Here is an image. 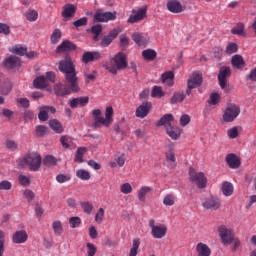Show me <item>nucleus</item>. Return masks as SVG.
<instances>
[{
    "mask_svg": "<svg viewBox=\"0 0 256 256\" xmlns=\"http://www.w3.org/2000/svg\"><path fill=\"white\" fill-rule=\"evenodd\" d=\"M58 69L65 75L66 85L59 84L55 88L56 95L58 97H64V95H71V93H79L81 88L79 87V77H77V70L75 63L71 56L66 55L64 59L59 61Z\"/></svg>",
    "mask_w": 256,
    "mask_h": 256,
    "instance_id": "obj_1",
    "label": "nucleus"
},
{
    "mask_svg": "<svg viewBox=\"0 0 256 256\" xmlns=\"http://www.w3.org/2000/svg\"><path fill=\"white\" fill-rule=\"evenodd\" d=\"M106 69L112 75H117V71H123V69H127V55L123 52H119L113 58H111L110 62L106 64Z\"/></svg>",
    "mask_w": 256,
    "mask_h": 256,
    "instance_id": "obj_2",
    "label": "nucleus"
},
{
    "mask_svg": "<svg viewBox=\"0 0 256 256\" xmlns=\"http://www.w3.org/2000/svg\"><path fill=\"white\" fill-rule=\"evenodd\" d=\"M41 161L42 158L39 153L31 152L20 160L19 166L25 167V165H27L29 171L35 172L41 169Z\"/></svg>",
    "mask_w": 256,
    "mask_h": 256,
    "instance_id": "obj_3",
    "label": "nucleus"
},
{
    "mask_svg": "<svg viewBox=\"0 0 256 256\" xmlns=\"http://www.w3.org/2000/svg\"><path fill=\"white\" fill-rule=\"evenodd\" d=\"M189 179L191 183H194L198 189H205L207 187V177L203 172H196L195 168H189Z\"/></svg>",
    "mask_w": 256,
    "mask_h": 256,
    "instance_id": "obj_4",
    "label": "nucleus"
},
{
    "mask_svg": "<svg viewBox=\"0 0 256 256\" xmlns=\"http://www.w3.org/2000/svg\"><path fill=\"white\" fill-rule=\"evenodd\" d=\"M241 114V108L236 104H229L223 114L225 123H233Z\"/></svg>",
    "mask_w": 256,
    "mask_h": 256,
    "instance_id": "obj_5",
    "label": "nucleus"
},
{
    "mask_svg": "<svg viewBox=\"0 0 256 256\" xmlns=\"http://www.w3.org/2000/svg\"><path fill=\"white\" fill-rule=\"evenodd\" d=\"M148 225L151 229V235L154 239H163L167 235V226L155 225V219H150Z\"/></svg>",
    "mask_w": 256,
    "mask_h": 256,
    "instance_id": "obj_6",
    "label": "nucleus"
},
{
    "mask_svg": "<svg viewBox=\"0 0 256 256\" xmlns=\"http://www.w3.org/2000/svg\"><path fill=\"white\" fill-rule=\"evenodd\" d=\"M117 16L115 12H104L103 10H97L94 14V21L97 23H107V21H115Z\"/></svg>",
    "mask_w": 256,
    "mask_h": 256,
    "instance_id": "obj_7",
    "label": "nucleus"
},
{
    "mask_svg": "<svg viewBox=\"0 0 256 256\" xmlns=\"http://www.w3.org/2000/svg\"><path fill=\"white\" fill-rule=\"evenodd\" d=\"M219 235L222 239L224 245H231L235 239V234L230 229H227L225 226H220L218 228Z\"/></svg>",
    "mask_w": 256,
    "mask_h": 256,
    "instance_id": "obj_8",
    "label": "nucleus"
},
{
    "mask_svg": "<svg viewBox=\"0 0 256 256\" xmlns=\"http://www.w3.org/2000/svg\"><path fill=\"white\" fill-rule=\"evenodd\" d=\"M202 207L206 211H217L221 208V200L215 196H211L202 203Z\"/></svg>",
    "mask_w": 256,
    "mask_h": 256,
    "instance_id": "obj_9",
    "label": "nucleus"
},
{
    "mask_svg": "<svg viewBox=\"0 0 256 256\" xmlns=\"http://www.w3.org/2000/svg\"><path fill=\"white\" fill-rule=\"evenodd\" d=\"M92 115L94 117V122H93L94 129L101 127V125H104V127H109V125H111V123L105 117L101 116L100 109H94L92 111Z\"/></svg>",
    "mask_w": 256,
    "mask_h": 256,
    "instance_id": "obj_10",
    "label": "nucleus"
},
{
    "mask_svg": "<svg viewBox=\"0 0 256 256\" xmlns=\"http://www.w3.org/2000/svg\"><path fill=\"white\" fill-rule=\"evenodd\" d=\"M231 77V68L229 66H222L218 73V81L221 89L227 87V78Z\"/></svg>",
    "mask_w": 256,
    "mask_h": 256,
    "instance_id": "obj_11",
    "label": "nucleus"
},
{
    "mask_svg": "<svg viewBox=\"0 0 256 256\" xmlns=\"http://www.w3.org/2000/svg\"><path fill=\"white\" fill-rule=\"evenodd\" d=\"M152 109L153 104L151 102H144L136 108L135 115L138 119H145V117L151 113Z\"/></svg>",
    "mask_w": 256,
    "mask_h": 256,
    "instance_id": "obj_12",
    "label": "nucleus"
},
{
    "mask_svg": "<svg viewBox=\"0 0 256 256\" xmlns=\"http://www.w3.org/2000/svg\"><path fill=\"white\" fill-rule=\"evenodd\" d=\"M28 239L29 234L25 229L17 230L12 235V243H15V245H23V243H27Z\"/></svg>",
    "mask_w": 256,
    "mask_h": 256,
    "instance_id": "obj_13",
    "label": "nucleus"
},
{
    "mask_svg": "<svg viewBox=\"0 0 256 256\" xmlns=\"http://www.w3.org/2000/svg\"><path fill=\"white\" fill-rule=\"evenodd\" d=\"M56 109L53 106H41L39 108L38 119L39 121L45 122L49 120V113L52 115L56 113Z\"/></svg>",
    "mask_w": 256,
    "mask_h": 256,
    "instance_id": "obj_14",
    "label": "nucleus"
},
{
    "mask_svg": "<svg viewBox=\"0 0 256 256\" xmlns=\"http://www.w3.org/2000/svg\"><path fill=\"white\" fill-rule=\"evenodd\" d=\"M203 83V74L199 72H195L192 74V77L188 79L187 85L190 88L197 89V87H201Z\"/></svg>",
    "mask_w": 256,
    "mask_h": 256,
    "instance_id": "obj_15",
    "label": "nucleus"
},
{
    "mask_svg": "<svg viewBox=\"0 0 256 256\" xmlns=\"http://www.w3.org/2000/svg\"><path fill=\"white\" fill-rule=\"evenodd\" d=\"M99 59H101V53L94 51V52H84L81 58L82 63H85L87 65V63H91L93 61H99Z\"/></svg>",
    "mask_w": 256,
    "mask_h": 256,
    "instance_id": "obj_16",
    "label": "nucleus"
},
{
    "mask_svg": "<svg viewBox=\"0 0 256 256\" xmlns=\"http://www.w3.org/2000/svg\"><path fill=\"white\" fill-rule=\"evenodd\" d=\"M226 163L230 169H239V167H241V159L234 153H230L226 156Z\"/></svg>",
    "mask_w": 256,
    "mask_h": 256,
    "instance_id": "obj_17",
    "label": "nucleus"
},
{
    "mask_svg": "<svg viewBox=\"0 0 256 256\" xmlns=\"http://www.w3.org/2000/svg\"><path fill=\"white\" fill-rule=\"evenodd\" d=\"M120 31L119 29H113L109 32L107 36H104L100 43V47H109L111 43H113V40L116 39L117 35H119Z\"/></svg>",
    "mask_w": 256,
    "mask_h": 256,
    "instance_id": "obj_18",
    "label": "nucleus"
},
{
    "mask_svg": "<svg viewBox=\"0 0 256 256\" xmlns=\"http://www.w3.org/2000/svg\"><path fill=\"white\" fill-rule=\"evenodd\" d=\"M75 50H77V45L69 40H65L56 48V53H65V51Z\"/></svg>",
    "mask_w": 256,
    "mask_h": 256,
    "instance_id": "obj_19",
    "label": "nucleus"
},
{
    "mask_svg": "<svg viewBox=\"0 0 256 256\" xmlns=\"http://www.w3.org/2000/svg\"><path fill=\"white\" fill-rule=\"evenodd\" d=\"M13 89V84L9 79L0 77V93L2 95H9Z\"/></svg>",
    "mask_w": 256,
    "mask_h": 256,
    "instance_id": "obj_20",
    "label": "nucleus"
},
{
    "mask_svg": "<svg viewBox=\"0 0 256 256\" xmlns=\"http://www.w3.org/2000/svg\"><path fill=\"white\" fill-rule=\"evenodd\" d=\"M4 67L6 69H15V67H21V59L17 56H9L4 60Z\"/></svg>",
    "mask_w": 256,
    "mask_h": 256,
    "instance_id": "obj_21",
    "label": "nucleus"
},
{
    "mask_svg": "<svg viewBox=\"0 0 256 256\" xmlns=\"http://www.w3.org/2000/svg\"><path fill=\"white\" fill-rule=\"evenodd\" d=\"M147 17V9L141 8L136 14L131 15L128 19V23H139V21H143Z\"/></svg>",
    "mask_w": 256,
    "mask_h": 256,
    "instance_id": "obj_22",
    "label": "nucleus"
},
{
    "mask_svg": "<svg viewBox=\"0 0 256 256\" xmlns=\"http://www.w3.org/2000/svg\"><path fill=\"white\" fill-rule=\"evenodd\" d=\"M167 9L170 13H183V5L177 0H169L167 2Z\"/></svg>",
    "mask_w": 256,
    "mask_h": 256,
    "instance_id": "obj_23",
    "label": "nucleus"
},
{
    "mask_svg": "<svg viewBox=\"0 0 256 256\" xmlns=\"http://www.w3.org/2000/svg\"><path fill=\"white\" fill-rule=\"evenodd\" d=\"M89 103V97L84 96V97H78L74 98L70 101V107L72 109H75L77 107H85Z\"/></svg>",
    "mask_w": 256,
    "mask_h": 256,
    "instance_id": "obj_24",
    "label": "nucleus"
},
{
    "mask_svg": "<svg viewBox=\"0 0 256 256\" xmlns=\"http://www.w3.org/2000/svg\"><path fill=\"white\" fill-rule=\"evenodd\" d=\"M175 79V73L173 71H167L164 72L161 75V81L164 85H167L168 87H173L174 82L173 80Z\"/></svg>",
    "mask_w": 256,
    "mask_h": 256,
    "instance_id": "obj_25",
    "label": "nucleus"
},
{
    "mask_svg": "<svg viewBox=\"0 0 256 256\" xmlns=\"http://www.w3.org/2000/svg\"><path fill=\"white\" fill-rule=\"evenodd\" d=\"M75 13H77V7L73 4H66L63 7L62 17L65 19L75 17Z\"/></svg>",
    "mask_w": 256,
    "mask_h": 256,
    "instance_id": "obj_26",
    "label": "nucleus"
},
{
    "mask_svg": "<svg viewBox=\"0 0 256 256\" xmlns=\"http://www.w3.org/2000/svg\"><path fill=\"white\" fill-rule=\"evenodd\" d=\"M166 132L167 135L173 139V141H177V139H179V137H181V128L177 127V126H168L166 128Z\"/></svg>",
    "mask_w": 256,
    "mask_h": 256,
    "instance_id": "obj_27",
    "label": "nucleus"
},
{
    "mask_svg": "<svg viewBox=\"0 0 256 256\" xmlns=\"http://www.w3.org/2000/svg\"><path fill=\"white\" fill-rule=\"evenodd\" d=\"M173 115L172 114H165L164 116H162L158 122H157V127H163V125L165 126V128L167 129V127H171L173 123Z\"/></svg>",
    "mask_w": 256,
    "mask_h": 256,
    "instance_id": "obj_28",
    "label": "nucleus"
},
{
    "mask_svg": "<svg viewBox=\"0 0 256 256\" xmlns=\"http://www.w3.org/2000/svg\"><path fill=\"white\" fill-rule=\"evenodd\" d=\"M151 191H153L151 186H142L138 191V200L145 203V201H147L146 197L148 193H151Z\"/></svg>",
    "mask_w": 256,
    "mask_h": 256,
    "instance_id": "obj_29",
    "label": "nucleus"
},
{
    "mask_svg": "<svg viewBox=\"0 0 256 256\" xmlns=\"http://www.w3.org/2000/svg\"><path fill=\"white\" fill-rule=\"evenodd\" d=\"M198 256H211V248L204 243H198L196 246Z\"/></svg>",
    "mask_w": 256,
    "mask_h": 256,
    "instance_id": "obj_30",
    "label": "nucleus"
},
{
    "mask_svg": "<svg viewBox=\"0 0 256 256\" xmlns=\"http://www.w3.org/2000/svg\"><path fill=\"white\" fill-rule=\"evenodd\" d=\"M232 67L234 69H243L245 67V61L243 60V56L236 54L231 59Z\"/></svg>",
    "mask_w": 256,
    "mask_h": 256,
    "instance_id": "obj_31",
    "label": "nucleus"
},
{
    "mask_svg": "<svg viewBox=\"0 0 256 256\" xmlns=\"http://www.w3.org/2000/svg\"><path fill=\"white\" fill-rule=\"evenodd\" d=\"M132 40L138 44L139 47H145L147 43H149V40L147 37L143 36L141 33H134L132 35Z\"/></svg>",
    "mask_w": 256,
    "mask_h": 256,
    "instance_id": "obj_32",
    "label": "nucleus"
},
{
    "mask_svg": "<svg viewBox=\"0 0 256 256\" xmlns=\"http://www.w3.org/2000/svg\"><path fill=\"white\" fill-rule=\"evenodd\" d=\"M235 192V188L231 182H223L222 184V193L225 197H231Z\"/></svg>",
    "mask_w": 256,
    "mask_h": 256,
    "instance_id": "obj_33",
    "label": "nucleus"
},
{
    "mask_svg": "<svg viewBox=\"0 0 256 256\" xmlns=\"http://www.w3.org/2000/svg\"><path fill=\"white\" fill-rule=\"evenodd\" d=\"M174 149H175V145L173 143L167 146V152L165 154V157H166V161H170V163H175L176 161Z\"/></svg>",
    "mask_w": 256,
    "mask_h": 256,
    "instance_id": "obj_34",
    "label": "nucleus"
},
{
    "mask_svg": "<svg viewBox=\"0 0 256 256\" xmlns=\"http://www.w3.org/2000/svg\"><path fill=\"white\" fill-rule=\"evenodd\" d=\"M183 101H185V92L183 91L174 92L170 99V103L172 105H176V103H183Z\"/></svg>",
    "mask_w": 256,
    "mask_h": 256,
    "instance_id": "obj_35",
    "label": "nucleus"
},
{
    "mask_svg": "<svg viewBox=\"0 0 256 256\" xmlns=\"http://www.w3.org/2000/svg\"><path fill=\"white\" fill-rule=\"evenodd\" d=\"M33 85L36 89H45L47 87V78L45 76H38L34 79Z\"/></svg>",
    "mask_w": 256,
    "mask_h": 256,
    "instance_id": "obj_36",
    "label": "nucleus"
},
{
    "mask_svg": "<svg viewBox=\"0 0 256 256\" xmlns=\"http://www.w3.org/2000/svg\"><path fill=\"white\" fill-rule=\"evenodd\" d=\"M49 125L52 131L56 132V133H63V125L61 124V122H59V120L57 119H52L49 121Z\"/></svg>",
    "mask_w": 256,
    "mask_h": 256,
    "instance_id": "obj_37",
    "label": "nucleus"
},
{
    "mask_svg": "<svg viewBox=\"0 0 256 256\" xmlns=\"http://www.w3.org/2000/svg\"><path fill=\"white\" fill-rule=\"evenodd\" d=\"M87 153V147H79L75 153V163H83V155Z\"/></svg>",
    "mask_w": 256,
    "mask_h": 256,
    "instance_id": "obj_38",
    "label": "nucleus"
},
{
    "mask_svg": "<svg viewBox=\"0 0 256 256\" xmlns=\"http://www.w3.org/2000/svg\"><path fill=\"white\" fill-rule=\"evenodd\" d=\"M52 229L57 237H61V235H63V224L61 223V221H54L52 223Z\"/></svg>",
    "mask_w": 256,
    "mask_h": 256,
    "instance_id": "obj_39",
    "label": "nucleus"
},
{
    "mask_svg": "<svg viewBox=\"0 0 256 256\" xmlns=\"http://www.w3.org/2000/svg\"><path fill=\"white\" fill-rule=\"evenodd\" d=\"M76 176L78 179H81V181H89L91 179V173L85 169H79L76 171Z\"/></svg>",
    "mask_w": 256,
    "mask_h": 256,
    "instance_id": "obj_40",
    "label": "nucleus"
},
{
    "mask_svg": "<svg viewBox=\"0 0 256 256\" xmlns=\"http://www.w3.org/2000/svg\"><path fill=\"white\" fill-rule=\"evenodd\" d=\"M36 137H45V135H49V128L45 125H38L35 129Z\"/></svg>",
    "mask_w": 256,
    "mask_h": 256,
    "instance_id": "obj_41",
    "label": "nucleus"
},
{
    "mask_svg": "<svg viewBox=\"0 0 256 256\" xmlns=\"http://www.w3.org/2000/svg\"><path fill=\"white\" fill-rule=\"evenodd\" d=\"M175 194H166L163 198V205L173 207L175 205Z\"/></svg>",
    "mask_w": 256,
    "mask_h": 256,
    "instance_id": "obj_42",
    "label": "nucleus"
},
{
    "mask_svg": "<svg viewBox=\"0 0 256 256\" xmlns=\"http://www.w3.org/2000/svg\"><path fill=\"white\" fill-rule=\"evenodd\" d=\"M140 245H141V239L135 238L133 240V244H132V248L130 249L129 256H137Z\"/></svg>",
    "mask_w": 256,
    "mask_h": 256,
    "instance_id": "obj_43",
    "label": "nucleus"
},
{
    "mask_svg": "<svg viewBox=\"0 0 256 256\" xmlns=\"http://www.w3.org/2000/svg\"><path fill=\"white\" fill-rule=\"evenodd\" d=\"M232 35L245 36V25L243 23H238L236 27L231 29Z\"/></svg>",
    "mask_w": 256,
    "mask_h": 256,
    "instance_id": "obj_44",
    "label": "nucleus"
},
{
    "mask_svg": "<svg viewBox=\"0 0 256 256\" xmlns=\"http://www.w3.org/2000/svg\"><path fill=\"white\" fill-rule=\"evenodd\" d=\"M38 17H39V13L37 12V10L29 9L28 11H26L27 21H30L31 23H33L37 21Z\"/></svg>",
    "mask_w": 256,
    "mask_h": 256,
    "instance_id": "obj_45",
    "label": "nucleus"
},
{
    "mask_svg": "<svg viewBox=\"0 0 256 256\" xmlns=\"http://www.w3.org/2000/svg\"><path fill=\"white\" fill-rule=\"evenodd\" d=\"M80 206L86 215H91V213H93V203L84 201L80 203Z\"/></svg>",
    "mask_w": 256,
    "mask_h": 256,
    "instance_id": "obj_46",
    "label": "nucleus"
},
{
    "mask_svg": "<svg viewBox=\"0 0 256 256\" xmlns=\"http://www.w3.org/2000/svg\"><path fill=\"white\" fill-rule=\"evenodd\" d=\"M142 57H144L146 59V61H153V59H155V57H157V52H155V50H144L142 52Z\"/></svg>",
    "mask_w": 256,
    "mask_h": 256,
    "instance_id": "obj_47",
    "label": "nucleus"
},
{
    "mask_svg": "<svg viewBox=\"0 0 256 256\" xmlns=\"http://www.w3.org/2000/svg\"><path fill=\"white\" fill-rule=\"evenodd\" d=\"M44 165L47 167H55L57 165V158L53 155H47L43 160Z\"/></svg>",
    "mask_w": 256,
    "mask_h": 256,
    "instance_id": "obj_48",
    "label": "nucleus"
},
{
    "mask_svg": "<svg viewBox=\"0 0 256 256\" xmlns=\"http://www.w3.org/2000/svg\"><path fill=\"white\" fill-rule=\"evenodd\" d=\"M152 97H158V99H161V97H165V92H163V88L161 86H154L151 93Z\"/></svg>",
    "mask_w": 256,
    "mask_h": 256,
    "instance_id": "obj_49",
    "label": "nucleus"
},
{
    "mask_svg": "<svg viewBox=\"0 0 256 256\" xmlns=\"http://www.w3.org/2000/svg\"><path fill=\"white\" fill-rule=\"evenodd\" d=\"M103 31V26L101 24L94 25L91 27V33H93L94 36V41H97L99 39V35H101V32Z\"/></svg>",
    "mask_w": 256,
    "mask_h": 256,
    "instance_id": "obj_50",
    "label": "nucleus"
},
{
    "mask_svg": "<svg viewBox=\"0 0 256 256\" xmlns=\"http://www.w3.org/2000/svg\"><path fill=\"white\" fill-rule=\"evenodd\" d=\"M120 192L123 193V195H129V193H133V186L127 182L123 183L120 186Z\"/></svg>",
    "mask_w": 256,
    "mask_h": 256,
    "instance_id": "obj_51",
    "label": "nucleus"
},
{
    "mask_svg": "<svg viewBox=\"0 0 256 256\" xmlns=\"http://www.w3.org/2000/svg\"><path fill=\"white\" fill-rule=\"evenodd\" d=\"M239 51V46L236 43H230L227 45L225 53L227 55H233V53H237Z\"/></svg>",
    "mask_w": 256,
    "mask_h": 256,
    "instance_id": "obj_52",
    "label": "nucleus"
},
{
    "mask_svg": "<svg viewBox=\"0 0 256 256\" xmlns=\"http://www.w3.org/2000/svg\"><path fill=\"white\" fill-rule=\"evenodd\" d=\"M61 40V30L55 29L51 35V43L57 45V42Z\"/></svg>",
    "mask_w": 256,
    "mask_h": 256,
    "instance_id": "obj_53",
    "label": "nucleus"
},
{
    "mask_svg": "<svg viewBox=\"0 0 256 256\" xmlns=\"http://www.w3.org/2000/svg\"><path fill=\"white\" fill-rule=\"evenodd\" d=\"M18 181L23 187H29L31 185V179L23 174L18 176Z\"/></svg>",
    "mask_w": 256,
    "mask_h": 256,
    "instance_id": "obj_54",
    "label": "nucleus"
},
{
    "mask_svg": "<svg viewBox=\"0 0 256 256\" xmlns=\"http://www.w3.org/2000/svg\"><path fill=\"white\" fill-rule=\"evenodd\" d=\"M221 101V96L219 93H212L210 99L208 100L209 105H217Z\"/></svg>",
    "mask_w": 256,
    "mask_h": 256,
    "instance_id": "obj_55",
    "label": "nucleus"
},
{
    "mask_svg": "<svg viewBox=\"0 0 256 256\" xmlns=\"http://www.w3.org/2000/svg\"><path fill=\"white\" fill-rule=\"evenodd\" d=\"M23 197L26 199L28 203H31V201L35 199V192H33L32 190L26 189L23 192Z\"/></svg>",
    "mask_w": 256,
    "mask_h": 256,
    "instance_id": "obj_56",
    "label": "nucleus"
},
{
    "mask_svg": "<svg viewBox=\"0 0 256 256\" xmlns=\"http://www.w3.org/2000/svg\"><path fill=\"white\" fill-rule=\"evenodd\" d=\"M87 23H89V19L87 17H82L73 22L74 27H86Z\"/></svg>",
    "mask_w": 256,
    "mask_h": 256,
    "instance_id": "obj_57",
    "label": "nucleus"
},
{
    "mask_svg": "<svg viewBox=\"0 0 256 256\" xmlns=\"http://www.w3.org/2000/svg\"><path fill=\"white\" fill-rule=\"evenodd\" d=\"M13 184L9 180L0 182V191H11Z\"/></svg>",
    "mask_w": 256,
    "mask_h": 256,
    "instance_id": "obj_58",
    "label": "nucleus"
},
{
    "mask_svg": "<svg viewBox=\"0 0 256 256\" xmlns=\"http://www.w3.org/2000/svg\"><path fill=\"white\" fill-rule=\"evenodd\" d=\"M105 217V210L103 208H99L95 215V221L100 225V223H103V218Z\"/></svg>",
    "mask_w": 256,
    "mask_h": 256,
    "instance_id": "obj_59",
    "label": "nucleus"
},
{
    "mask_svg": "<svg viewBox=\"0 0 256 256\" xmlns=\"http://www.w3.org/2000/svg\"><path fill=\"white\" fill-rule=\"evenodd\" d=\"M70 227L72 229H77L78 226L81 225V218L80 217H71L69 219Z\"/></svg>",
    "mask_w": 256,
    "mask_h": 256,
    "instance_id": "obj_60",
    "label": "nucleus"
},
{
    "mask_svg": "<svg viewBox=\"0 0 256 256\" xmlns=\"http://www.w3.org/2000/svg\"><path fill=\"white\" fill-rule=\"evenodd\" d=\"M16 102L21 105L24 109H29L31 107V102L27 98H17Z\"/></svg>",
    "mask_w": 256,
    "mask_h": 256,
    "instance_id": "obj_61",
    "label": "nucleus"
},
{
    "mask_svg": "<svg viewBox=\"0 0 256 256\" xmlns=\"http://www.w3.org/2000/svg\"><path fill=\"white\" fill-rule=\"evenodd\" d=\"M12 52L16 55H20L21 57H23V55H26L27 53V47L15 46Z\"/></svg>",
    "mask_w": 256,
    "mask_h": 256,
    "instance_id": "obj_62",
    "label": "nucleus"
},
{
    "mask_svg": "<svg viewBox=\"0 0 256 256\" xmlns=\"http://www.w3.org/2000/svg\"><path fill=\"white\" fill-rule=\"evenodd\" d=\"M87 247V255L88 256H95V253H97V247L95 246V244L93 243H87L86 244Z\"/></svg>",
    "mask_w": 256,
    "mask_h": 256,
    "instance_id": "obj_63",
    "label": "nucleus"
},
{
    "mask_svg": "<svg viewBox=\"0 0 256 256\" xmlns=\"http://www.w3.org/2000/svg\"><path fill=\"white\" fill-rule=\"evenodd\" d=\"M105 119L109 121L110 125L113 123V107L109 106L106 108Z\"/></svg>",
    "mask_w": 256,
    "mask_h": 256,
    "instance_id": "obj_64",
    "label": "nucleus"
}]
</instances>
